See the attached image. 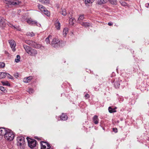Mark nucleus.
I'll use <instances>...</instances> for the list:
<instances>
[{"mask_svg":"<svg viewBox=\"0 0 149 149\" xmlns=\"http://www.w3.org/2000/svg\"><path fill=\"white\" fill-rule=\"evenodd\" d=\"M6 76L8 78L10 79H13V77L8 73H7V75H6Z\"/></svg>","mask_w":149,"mask_h":149,"instance_id":"33","label":"nucleus"},{"mask_svg":"<svg viewBox=\"0 0 149 149\" xmlns=\"http://www.w3.org/2000/svg\"><path fill=\"white\" fill-rule=\"evenodd\" d=\"M109 112L110 113H112L113 112H115L116 111L115 110V109H113L111 107H109Z\"/></svg>","mask_w":149,"mask_h":149,"instance_id":"32","label":"nucleus"},{"mask_svg":"<svg viewBox=\"0 0 149 149\" xmlns=\"http://www.w3.org/2000/svg\"><path fill=\"white\" fill-rule=\"evenodd\" d=\"M5 66V64L3 62H0V68H3Z\"/></svg>","mask_w":149,"mask_h":149,"instance_id":"38","label":"nucleus"},{"mask_svg":"<svg viewBox=\"0 0 149 149\" xmlns=\"http://www.w3.org/2000/svg\"><path fill=\"white\" fill-rule=\"evenodd\" d=\"M38 26H41V24H39L38 25Z\"/></svg>","mask_w":149,"mask_h":149,"instance_id":"47","label":"nucleus"},{"mask_svg":"<svg viewBox=\"0 0 149 149\" xmlns=\"http://www.w3.org/2000/svg\"><path fill=\"white\" fill-rule=\"evenodd\" d=\"M38 8L42 13L45 14L47 16H50V12L43 6L39 4L38 5Z\"/></svg>","mask_w":149,"mask_h":149,"instance_id":"3","label":"nucleus"},{"mask_svg":"<svg viewBox=\"0 0 149 149\" xmlns=\"http://www.w3.org/2000/svg\"><path fill=\"white\" fill-rule=\"evenodd\" d=\"M26 35L27 36L31 37H33L35 35L34 33L33 32L27 33Z\"/></svg>","mask_w":149,"mask_h":149,"instance_id":"31","label":"nucleus"},{"mask_svg":"<svg viewBox=\"0 0 149 149\" xmlns=\"http://www.w3.org/2000/svg\"><path fill=\"white\" fill-rule=\"evenodd\" d=\"M8 26H10L13 29H16L17 30H19V29H17V26H13V24H11L9 22L8 23Z\"/></svg>","mask_w":149,"mask_h":149,"instance_id":"28","label":"nucleus"},{"mask_svg":"<svg viewBox=\"0 0 149 149\" xmlns=\"http://www.w3.org/2000/svg\"><path fill=\"white\" fill-rule=\"evenodd\" d=\"M20 57L19 55H18L16 56V58L15 59V61L16 63H18L20 61Z\"/></svg>","mask_w":149,"mask_h":149,"instance_id":"29","label":"nucleus"},{"mask_svg":"<svg viewBox=\"0 0 149 149\" xmlns=\"http://www.w3.org/2000/svg\"><path fill=\"white\" fill-rule=\"evenodd\" d=\"M28 91L30 94L33 93L34 92V90L33 89L31 88H30L28 90Z\"/></svg>","mask_w":149,"mask_h":149,"instance_id":"34","label":"nucleus"},{"mask_svg":"<svg viewBox=\"0 0 149 149\" xmlns=\"http://www.w3.org/2000/svg\"><path fill=\"white\" fill-rule=\"evenodd\" d=\"M8 129H5L4 128H0V135H4L5 133H6V132L8 131Z\"/></svg>","mask_w":149,"mask_h":149,"instance_id":"10","label":"nucleus"},{"mask_svg":"<svg viewBox=\"0 0 149 149\" xmlns=\"http://www.w3.org/2000/svg\"><path fill=\"white\" fill-rule=\"evenodd\" d=\"M120 2L121 5L123 6H126L127 4L126 3L123 1H120Z\"/></svg>","mask_w":149,"mask_h":149,"instance_id":"39","label":"nucleus"},{"mask_svg":"<svg viewBox=\"0 0 149 149\" xmlns=\"http://www.w3.org/2000/svg\"><path fill=\"white\" fill-rule=\"evenodd\" d=\"M93 121L95 124H97L99 123V119L97 115L94 116L93 118Z\"/></svg>","mask_w":149,"mask_h":149,"instance_id":"12","label":"nucleus"},{"mask_svg":"<svg viewBox=\"0 0 149 149\" xmlns=\"http://www.w3.org/2000/svg\"><path fill=\"white\" fill-rule=\"evenodd\" d=\"M0 90L2 91L5 92L6 91V89L4 88L3 86H0Z\"/></svg>","mask_w":149,"mask_h":149,"instance_id":"37","label":"nucleus"},{"mask_svg":"<svg viewBox=\"0 0 149 149\" xmlns=\"http://www.w3.org/2000/svg\"><path fill=\"white\" fill-rule=\"evenodd\" d=\"M7 75V73L5 72H1L0 73V78H4Z\"/></svg>","mask_w":149,"mask_h":149,"instance_id":"24","label":"nucleus"},{"mask_svg":"<svg viewBox=\"0 0 149 149\" xmlns=\"http://www.w3.org/2000/svg\"><path fill=\"white\" fill-rule=\"evenodd\" d=\"M39 1L43 4H48L49 3V0H38Z\"/></svg>","mask_w":149,"mask_h":149,"instance_id":"26","label":"nucleus"},{"mask_svg":"<svg viewBox=\"0 0 149 149\" xmlns=\"http://www.w3.org/2000/svg\"><path fill=\"white\" fill-rule=\"evenodd\" d=\"M93 1V0H85V3L86 6H88L89 4L92 3Z\"/></svg>","mask_w":149,"mask_h":149,"instance_id":"20","label":"nucleus"},{"mask_svg":"<svg viewBox=\"0 0 149 149\" xmlns=\"http://www.w3.org/2000/svg\"><path fill=\"white\" fill-rule=\"evenodd\" d=\"M67 118L68 116L65 114L62 113L61 116V120H67Z\"/></svg>","mask_w":149,"mask_h":149,"instance_id":"17","label":"nucleus"},{"mask_svg":"<svg viewBox=\"0 0 149 149\" xmlns=\"http://www.w3.org/2000/svg\"><path fill=\"white\" fill-rule=\"evenodd\" d=\"M32 46L36 48L37 46V44L36 42H33L32 44H31Z\"/></svg>","mask_w":149,"mask_h":149,"instance_id":"35","label":"nucleus"},{"mask_svg":"<svg viewBox=\"0 0 149 149\" xmlns=\"http://www.w3.org/2000/svg\"><path fill=\"white\" fill-rule=\"evenodd\" d=\"M27 22L29 24L32 25H37L36 21L33 20V19L31 18L28 19L27 20Z\"/></svg>","mask_w":149,"mask_h":149,"instance_id":"9","label":"nucleus"},{"mask_svg":"<svg viewBox=\"0 0 149 149\" xmlns=\"http://www.w3.org/2000/svg\"><path fill=\"white\" fill-rule=\"evenodd\" d=\"M17 140L18 141V145L22 146L24 144L25 141L24 137L22 136L18 137Z\"/></svg>","mask_w":149,"mask_h":149,"instance_id":"7","label":"nucleus"},{"mask_svg":"<svg viewBox=\"0 0 149 149\" xmlns=\"http://www.w3.org/2000/svg\"><path fill=\"white\" fill-rule=\"evenodd\" d=\"M29 146L31 148L35 147L36 144V140L31 139L28 137H26Z\"/></svg>","mask_w":149,"mask_h":149,"instance_id":"4","label":"nucleus"},{"mask_svg":"<svg viewBox=\"0 0 149 149\" xmlns=\"http://www.w3.org/2000/svg\"><path fill=\"white\" fill-rule=\"evenodd\" d=\"M62 41H60L59 40L56 38H54L53 39L51 43V45L54 47H56L60 45L61 43H62Z\"/></svg>","mask_w":149,"mask_h":149,"instance_id":"6","label":"nucleus"},{"mask_svg":"<svg viewBox=\"0 0 149 149\" xmlns=\"http://www.w3.org/2000/svg\"><path fill=\"white\" fill-rule=\"evenodd\" d=\"M56 22L55 24V26L56 29L58 30H59L60 29L61 24L58 21H56Z\"/></svg>","mask_w":149,"mask_h":149,"instance_id":"16","label":"nucleus"},{"mask_svg":"<svg viewBox=\"0 0 149 149\" xmlns=\"http://www.w3.org/2000/svg\"><path fill=\"white\" fill-rule=\"evenodd\" d=\"M32 78L33 77L32 76H29L24 78L23 81L24 82L27 83L29 82Z\"/></svg>","mask_w":149,"mask_h":149,"instance_id":"13","label":"nucleus"},{"mask_svg":"<svg viewBox=\"0 0 149 149\" xmlns=\"http://www.w3.org/2000/svg\"><path fill=\"white\" fill-rule=\"evenodd\" d=\"M80 24L82 26H84L85 27H88L89 26H91V24L87 22L81 23Z\"/></svg>","mask_w":149,"mask_h":149,"instance_id":"23","label":"nucleus"},{"mask_svg":"<svg viewBox=\"0 0 149 149\" xmlns=\"http://www.w3.org/2000/svg\"><path fill=\"white\" fill-rule=\"evenodd\" d=\"M23 47L26 52L30 54L31 53L30 52L31 49V48L29 46L27 45H24Z\"/></svg>","mask_w":149,"mask_h":149,"instance_id":"11","label":"nucleus"},{"mask_svg":"<svg viewBox=\"0 0 149 149\" xmlns=\"http://www.w3.org/2000/svg\"><path fill=\"white\" fill-rule=\"evenodd\" d=\"M110 3L113 5H116L117 4V0H109Z\"/></svg>","mask_w":149,"mask_h":149,"instance_id":"30","label":"nucleus"},{"mask_svg":"<svg viewBox=\"0 0 149 149\" xmlns=\"http://www.w3.org/2000/svg\"><path fill=\"white\" fill-rule=\"evenodd\" d=\"M60 13L63 15L65 16L66 15L67 12L66 11V9L64 8H62L61 9V11L60 12Z\"/></svg>","mask_w":149,"mask_h":149,"instance_id":"21","label":"nucleus"},{"mask_svg":"<svg viewBox=\"0 0 149 149\" xmlns=\"http://www.w3.org/2000/svg\"><path fill=\"white\" fill-rule=\"evenodd\" d=\"M84 18V15H80L78 19V22L80 24L81 21Z\"/></svg>","mask_w":149,"mask_h":149,"instance_id":"25","label":"nucleus"},{"mask_svg":"<svg viewBox=\"0 0 149 149\" xmlns=\"http://www.w3.org/2000/svg\"><path fill=\"white\" fill-rule=\"evenodd\" d=\"M146 6L148 8V7H149V3L146 4Z\"/></svg>","mask_w":149,"mask_h":149,"instance_id":"45","label":"nucleus"},{"mask_svg":"<svg viewBox=\"0 0 149 149\" xmlns=\"http://www.w3.org/2000/svg\"><path fill=\"white\" fill-rule=\"evenodd\" d=\"M68 32V29L67 28H65L63 31V35L64 36H66Z\"/></svg>","mask_w":149,"mask_h":149,"instance_id":"22","label":"nucleus"},{"mask_svg":"<svg viewBox=\"0 0 149 149\" xmlns=\"http://www.w3.org/2000/svg\"><path fill=\"white\" fill-rule=\"evenodd\" d=\"M3 2L8 5H12L15 6L19 5L21 1L18 0H3Z\"/></svg>","mask_w":149,"mask_h":149,"instance_id":"2","label":"nucleus"},{"mask_svg":"<svg viewBox=\"0 0 149 149\" xmlns=\"http://www.w3.org/2000/svg\"><path fill=\"white\" fill-rule=\"evenodd\" d=\"M38 49H42L44 48L43 46L40 44H38Z\"/></svg>","mask_w":149,"mask_h":149,"instance_id":"40","label":"nucleus"},{"mask_svg":"<svg viewBox=\"0 0 149 149\" xmlns=\"http://www.w3.org/2000/svg\"><path fill=\"white\" fill-rule=\"evenodd\" d=\"M121 82V81L118 80V81H116L114 83V86L115 88H118L120 85V82Z\"/></svg>","mask_w":149,"mask_h":149,"instance_id":"14","label":"nucleus"},{"mask_svg":"<svg viewBox=\"0 0 149 149\" xmlns=\"http://www.w3.org/2000/svg\"><path fill=\"white\" fill-rule=\"evenodd\" d=\"M113 131L116 133L117 132V128H113Z\"/></svg>","mask_w":149,"mask_h":149,"instance_id":"43","label":"nucleus"},{"mask_svg":"<svg viewBox=\"0 0 149 149\" xmlns=\"http://www.w3.org/2000/svg\"><path fill=\"white\" fill-rule=\"evenodd\" d=\"M38 140H40V138H38Z\"/></svg>","mask_w":149,"mask_h":149,"instance_id":"48","label":"nucleus"},{"mask_svg":"<svg viewBox=\"0 0 149 149\" xmlns=\"http://www.w3.org/2000/svg\"><path fill=\"white\" fill-rule=\"evenodd\" d=\"M30 52L31 53L30 54L33 56H36L37 54L36 50L34 49H31Z\"/></svg>","mask_w":149,"mask_h":149,"instance_id":"18","label":"nucleus"},{"mask_svg":"<svg viewBox=\"0 0 149 149\" xmlns=\"http://www.w3.org/2000/svg\"><path fill=\"white\" fill-rule=\"evenodd\" d=\"M5 19L3 18L0 17V26H4L5 25Z\"/></svg>","mask_w":149,"mask_h":149,"instance_id":"15","label":"nucleus"},{"mask_svg":"<svg viewBox=\"0 0 149 149\" xmlns=\"http://www.w3.org/2000/svg\"><path fill=\"white\" fill-rule=\"evenodd\" d=\"M4 137L6 139L10 141L13 140L14 137V135L13 132L8 129L4 135Z\"/></svg>","mask_w":149,"mask_h":149,"instance_id":"1","label":"nucleus"},{"mask_svg":"<svg viewBox=\"0 0 149 149\" xmlns=\"http://www.w3.org/2000/svg\"><path fill=\"white\" fill-rule=\"evenodd\" d=\"M85 97L86 99H87L90 97V95L86 93L85 95Z\"/></svg>","mask_w":149,"mask_h":149,"instance_id":"41","label":"nucleus"},{"mask_svg":"<svg viewBox=\"0 0 149 149\" xmlns=\"http://www.w3.org/2000/svg\"><path fill=\"white\" fill-rule=\"evenodd\" d=\"M9 43L12 50L13 52L15 51V47L16 45L15 42L13 40H9Z\"/></svg>","mask_w":149,"mask_h":149,"instance_id":"8","label":"nucleus"},{"mask_svg":"<svg viewBox=\"0 0 149 149\" xmlns=\"http://www.w3.org/2000/svg\"><path fill=\"white\" fill-rule=\"evenodd\" d=\"M74 19L73 18H71L70 19L69 23L71 25H73L74 24Z\"/></svg>","mask_w":149,"mask_h":149,"instance_id":"27","label":"nucleus"},{"mask_svg":"<svg viewBox=\"0 0 149 149\" xmlns=\"http://www.w3.org/2000/svg\"><path fill=\"white\" fill-rule=\"evenodd\" d=\"M2 83L3 85H6L7 86H10V84L8 83V81H6L5 82H2Z\"/></svg>","mask_w":149,"mask_h":149,"instance_id":"36","label":"nucleus"},{"mask_svg":"<svg viewBox=\"0 0 149 149\" xmlns=\"http://www.w3.org/2000/svg\"><path fill=\"white\" fill-rule=\"evenodd\" d=\"M101 0V1L103 4L104 3V1H103V0Z\"/></svg>","mask_w":149,"mask_h":149,"instance_id":"46","label":"nucleus"},{"mask_svg":"<svg viewBox=\"0 0 149 149\" xmlns=\"http://www.w3.org/2000/svg\"><path fill=\"white\" fill-rule=\"evenodd\" d=\"M40 143L41 149H49L51 148L50 144L47 142L41 141Z\"/></svg>","mask_w":149,"mask_h":149,"instance_id":"5","label":"nucleus"},{"mask_svg":"<svg viewBox=\"0 0 149 149\" xmlns=\"http://www.w3.org/2000/svg\"><path fill=\"white\" fill-rule=\"evenodd\" d=\"M113 23L112 22H109L108 23V24L109 25L111 26L113 25Z\"/></svg>","mask_w":149,"mask_h":149,"instance_id":"44","label":"nucleus"},{"mask_svg":"<svg viewBox=\"0 0 149 149\" xmlns=\"http://www.w3.org/2000/svg\"><path fill=\"white\" fill-rule=\"evenodd\" d=\"M52 36L51 35H49L48 37L46 38L45 41L47 44H50V39H52Z\"/></svg>","mask_w":149,"mask_h":149,"instance_id":"19","label":"nucleus"},{"mask_svg":"<svg viewBox=\"0 0 149 149\" xmlns=\"http://www.w3.org/2000/svg\"><path fill=\"white\" fill-rule=\"evenodd\" d=\"M98 3L100 4H103L101 0H98L97 1Z\"/></svg>","mask_w":149,"mask_h":149,"instance_id":"42","label":"nucleus"}]
</instances>
